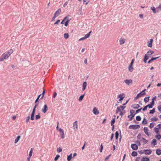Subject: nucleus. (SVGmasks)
Wrapping results in <instances>:
<instances>
[{"mask_svg": "<svg viewBox=\"0 0 161 161\" xmlns=\"http://www.w3.org/2000/svg\"><path fill=\"white\" fill-rule=\"evenodd\" d=\"M155 137L157 139L159 140L161 138V135L160 134H158V135H156L155 136Z\"/></svg>", "mask_w": 161, "mask_h": 161, "instance_id": "37", "label": "nucleus"}, {"mask_svg": "<svg viewBox=\"0 0 161 161\" xmlns=\"http://www.w3.org/2000/svg\"><path fill=\"white\" fill-rule=\"evenodd\" d=\"M20 138V136H17V138L15 139L14 141V143H17L19 140Z\"/></svg>", "mask_w": 161, "mask_h": 161, "instance_id": "24", "label": "nucleus"}, {"mask_svg": "<svg viewBox=\"0 0 161 161\" xmlns=\"http://www.w3.org/2000/svg\"><path fill=\"white\" fill-rule=\"evenodd\" d=\"M35 114L31 113V119L32 120H34V117Z\"/></svg>", "mask_w": 161, "mask_h": 161, "instance_id": "39", "label": "nucleus"}, {"mask_svg": "<svg viewBox=\"0 0 161 161\" xmlns=\"http://www.w3.org/2000/svg\"><path fill=\"white\" fill-rule=\"evenodd\" d=\"M156 10L157 13L161 10V4L159 5V6L156 8Z\"/></svg>", "mask_w": 161, "mask_h": 161, "instance_id": "26", "label": "nucleus"}, {"mask_svg": "<svg viewBox=\"0 0 161 161\" xmlns=\"http://www.w3.org/2000/svg\"><path fill=\"white\" fill-rule=\"evenodd\" d=\"M83 3H85L86 5H87L88 4L89 2V0H83Z\"/></svg>", "mask_w": 161, "mask_h": 161, "instance_id": "48", "label": "nucleus"}, {"mask_svg": "<svg viewBox=\"0 0 161 161\" xmlns=\"http://www.w3.org/2000/svg\"><path fill=\"white\" fill-rule=\"evenodd\" d=\"M147 107L146 105V106H145L143 108H142V109L143 111H145L147 109Z\"/></svg>", "mask_w": 161, "mask_h": 161, "instance_id": "61", "label": "nucleus"}, {"mask_svg": "<svg viewBox=\"0 0 161 161\" xmlns=\"http://www.w3.org/2000/svg\"><path fill=\"white\" fill-rule=\"evenodd\" d=\"M72 154L71 153L69 155L67 156V160L68 161H70L72 158Z\"/></svg>", "mask_w": 161, "mask_h": 161, "instance_id": "27", "label": "nucleus"}, {"mask_svg": "<svg viewBox=\"0 0 161 161\" xmlns=\"http://www.w3.org/2000/svg\"><path fill=\"white\" fill-rule=\"evenodd\" d=\"M62 151V148L60 147L58 148L57 149V152L58 153H59L61 152Z\"/></svg>", "mask_w": 161, "mask_h": 161, "instance_id": "49", "label": "nucleus"}, {"mask_svg": "<svg viewBox=\"0 0 161 161\" xmlns=\"http://www.w3.org/2000/svg\"><path fill=\"white\" fill-rule=\"evenodd\" d=\"M149 57L148 56L147 54H145L144 56V57L143 59V61L145 63H146L147 62V60L148 59Z\"/></svg>", "mask_w": 161, "mask_h": 161, "instance_id": "19", "label": "nucleus"}, {"mask_svg": "<svg viewBox=\"0 0 161 161\" xmlns=\"http://www.w3.org/2000/svg\"><path fill=\"white\" fill-rule=\"evenodd\" d=\"M140 106L138 104H135L131 106V107L134 109H137L140 107Z\"/></svg>", "mask_w": 161, "mask_h": 161, "instance_id": "15", "label": "nucleus"}, {"mask_svg": "<svg viewBox=\"0 0 161 161\" xmlns=\"http://www.w3.org/2000/svg\"><path fill=\"white\" fill-rule=\"evenodd\" d=\"M64 37L65 39H67L69 37V35L68 33H65L64 34Z\"/></svg>", "mask_w": 161, "mask_h": 161, "instance_id": "43", "label": "nucleus"}, {"mask_svg": "<svg viewBox=\"0 0 161 161\" xmlns=\"http://www.w3.org/2000/svg\"><path fill=\"white\" fill-rule=\"evenodd\" d=\"M60 22V20L59 19H58V20H57L56 22H55L54 23V25H56V24H58V23Z\"/></svg>", "mask_w": 161, "mask_h": 161, "instance_id": "63", "label": "nucleus"}, {"mask_svg": "<svg viewBox=\"0 0 161 161\" xmlns=\"http://www.w3.org/2000/svg\"><path fill=\"white\" fill-rule=\"evenodd\" d=\"M73 126L74 127V130H76L78 129L77 122L76 120L73 123Z\"/></svg>", "mask_w": 161, "mask_h": 161, "instance_id": "11", "label": "nucleus"}, {"mask_svg": "<svg viewBox=\"0 0 161 161\" xmlns=\"http://www.w3.org/2000/svg\"><path fill=\"white\" fill-rule=\"evenodd\" d=\"M159 128L157 127H155L154 128L155 131L157 133H158L159 132Z\"/></svg>", "mask_w": 161, "mask_h": 161, "instance_id": "51", "label": "nucleus"}, {"mask_svg": "<svg viewBox=\"0 0 161 161\" xmlns=\"http://www.w3.org/2000/svg\"><path fill=\"white\" fill-rule=\"evenodd\" d=\"M159 58V57H155V58L152 57L151 59V61H153V60H155L156 59H157L158 58Z\"/></svg>", "mask_w": 161, "mask_h": 161, "instance_id": "53", "label": "nucleus"}, {"mask_svg": "<svg viewBox=\"0 0 161 161\" xmlns=\"http://www.w3.org/2000/svg\"><path fill=\"white\" fill-rule=\"evenodd\" d=\"M111 154H110L108 156H107L105 158V161H106L108 160V159L109 158V157L111 156Z\"/></svg>", "mask_w": 161, "mask_h": 161, "instance_id": "52", "label": "nucleus"}, {"mask_svg": "<svg viewBox=\"0 0 161 161\" xmlns=\"http://www.w3.org/2000/svg\"><path fill=\"white\" fill-rule=\"evenodd\" d=\"M118 98H119V101H121L123 99L124 97H123V96L122 95V94H119L118 96Z\"/></svg>", "mask_w": 161, "mask_h": 161, "instance_id": "25", "label": "nucleus"}, {"mask_svg": "<svg viewBox=\"0 0 161 161\" xmlns=\"http://www.w3.org/2000/svg\"><path fill=\"white\" fill-rule=\"evenodd\" d=\"M61 12V8H59L58 9L57 11H56L54 13V15L56 16H58L60 14Z\"/></svg>", "mask_w": 161, "mask_h": 161, "instance_id": "10", "label": "nucleus"}, {"mask_svg": "<svg viewBox=\"0 0 161 161\" xmlns=\"http://www.w3.org/2000/svg\"><path fill=\"white\" fill-rule=\"evenodd\" d=\"M115 122V119L114 118L111 121V125H114V124Z\"/></svg>", "mask_w": 161, "mask_h": 161, "instance_id": "38", "label": "nucleus"}, {"mask_svg": "<svg viewBox=\"0 0 161 161\" xmlns=\"http://www.w3.org/2000/svg\"><path fill=\"white\" fill-rule=\"evenodd\" d=\"M155 112V108H153V109L151 110L149 112L150 114H153Z\"/></svg>", "mask_w": 161, "mask_h": 161, "instance_id": "46", "label": "nucleus"}, {"mask_svg": "<svg viewBox=\"0 0 161 161\" xmlns=\"http://www.w3.org/2000/svg\"><path fill=\"white\" fill-rule=\"evenodd\" d=\"M30 119V117L29 116H28L27 117L26 119V122H28L29 121Z\"/></svg>", "mask_w": 161, "mask_h": 161, "instance_id": "59", "label": "nucleus"}, {"mask_svg": "<svg viewBox=\"0 0 161 161\" xmlns=\"http://www.w3.org/2000/svg\"><path fill=\"white\" fill-rule=\"evenodd\" d=\"M125 108V106H120L119 107H117V109L116 110V113H117L119 112H120L121 109L120 108L122 109V110H123Z\"/></svg>", "mask_w": 161, "mask_h": 161, "instance_id": "7", "label": "nucleus"}, {"mask_svg": "<svg viewBox=\"0 0 161 161\" xmlns=\"http://www.w3.org/2000/svg\"><path fill=\"white\" fill-rule=\"evenodd\" d=\"M140 127V126L139 125H130L129 126L130 129H139Z\"/></svg>", "mask_w": 161, "mask_h": 161, "instance_id": "2", "label": "nucleus"}, {"mask_svg": "<svg viewBox=\"0 0 161 161\" xmlns=\"http://www.w3.org/2000/svg\"><path fill=\"white\" fill-rule=\"evenodd\" d=\"M136 114L135 113L134 114H131V117H130V119H129V121H131L132 119V118L135 116V115Z\"/></svg>", "mask_w": 161, "mask_h": 161, "instance_id": "56", "label": "nucleus"}, {"mask_svg": "<svg viewBox=\"0 0 161 161\" xmlns=\"http://www.w3.org/2000/svg\"><path fill=\"white\" fill-rule=\"evenodd\" d=\"M125 41V39L124 38H121L119 40V44L122 45L123 44Z\"/></svg>", "mask_w": 161, "mask_h": 161, "instance_id": "18", "label": "nucleus"}, {"mask_svg": "<svg viewBox=\"0 0 161 161\" xmlns=\"http://www.w3.org/2000/svg\"><path fill=\"white\" fill-rule=\"evenodd\" d=\"M137 138V139L138 140H140L141 138V134H138Z\"/></svg>", "mask_w": 161, "mask_h": 161, "instance_id": "55", "label": "nucleus"}, {"mask_svg": "<svg viewBox=\"0 0 161 161\" xmlns=\"http://www.w3.org/2000/svg\"><path fill=\"white\" fill-rule=\"evenodd\" d=\"M158 119L156 117H153L151 118V120L152 121H157Z\"/></svg>", "mask_w": 161, "mask_h": 161, "instance_id": "41", "label": "nucleus"}, {"mask_svg": "<svg viewBox=\"0 0 161 161\" xmlns=\"http://www.w3.org/2000/svg\"><path fill=\"white\" fill-rule=\"evenodd\" d=\"M60 155H57L54 158L55 161H57Z\"/></svg>", "mask_w": 161, "mask_h": 161, "instance_id": "47", "label": "nucleus"}, {"mask_svg": "<svg viewBox=\"0 0 161 161\" xmlns=\"http://www.w3.org/2000/svg\"><path fill=\"white\" fill-rule=\"evenodd\" d=\"M147 46L149 47H151L152 46V43L149 42Z\"/></svg>", "mask_w": 161, "mask_h": 161, "instance_id": "62", "label": "nucleus"}, {"mask_svg": "<svg viewBox=\"0 0 161 161\" xmlns=\"http://www.w3.org/2000/svg\"><path fill=\"white\" fill-rule=\"evenodd\" d=\"M86 86H87L86 82V81L84 82L83 83V85H82L83 87L82 88V90L83 91H84V90H85V89H86Z\"/></svg>", "mask_w": 161, "mask_h": 161, "instance_id": "16", "label": "nucleus"}, {"mask_svg": "<svg viewBox=\"0 0 161 161\" xmlns=\"http://www.w3.org/2000/svg\"><path fill=\"white\" fill-rule=\"evenodd\" d=\"M45 91H46L45 90L44 88H43V91L42 93V96L40 98L41 99H42L43 98V97H44V95L45 92Z\"/></svg>", "mask_w": 161, "mask_h": 161, "instance_id": "34", "label": "nucleus"}, {"mask_svg": "<svg viewBox=\"0 0 161 161\" xmlns=\"http://www.w3.org/2000/svg\"><path fill=\"white\" fill-rule=\"evenodd\" d=\"M156 153L158 155H160L161 154V149H157L156 150Z\"/></svg>", "mask_w": 161, "mask_h": 161, "instance_id": "22", "label": "nucleus"}, {"mask_svg": "<svg viewBox=\"0 0 161 161\" xmlns=\"http://www.w3.org/2000/svg\"><path fill=\"white\" fill-rule=\"evenodd\" d=\"M153 106L154 105V101L153 100H152V101L150 103Z\"/></svg>", "mask_w": 161, "mask_h": 161, "instance_id": "60", "label": "nucleus"}, {"mask_svg": "<svg viewBox=\"0 0 161 161\" xmlns=\"http://www.w3.org/2000/svg\"><path fill=\"white\" fill-rule=\"evenodd\" d=\"M157 144V141L155 139H153L151 142V144L153 146H154Z\"/></svg>", "mask_w": 161, "mask_h": 161, "instance_id": "17", "label": "nucleus"}, {"mask_svg": "<svg viewBox=\"0 0 161 161\" xmlns=\"http://www.w3.org/2000/svg\"><path fill=\"white\" fill-rule=\"evenodd\" d=\"M158 110L161 112V105H160L158 106Z\"/></svg>", "mask_w": 161, "mask_h": 161, "instance_id": "64", "label": "nucleus"}, {"mask_svg": "<svg viewBox=\"0 0 161 161\" xmlns=\"http://www.w3.org/2000/svg\"><path fill=\"white\" fill-rule=\"evenodd\" d=\"M133 67L132 66V65H129L128 67L129 71L130 72H132L133 70Z\"/></svg>", "mask_w": 161, "mask_h": 161, "instance_id": "21", "label": "nucleus"}, {"mask_svg": "<svg viewBox=\"0 0 161 161\" xmlns=\"http://www.w3.org/2000/svg\"><path fill=\"white\" fill-rule=\"evenodd\" d=\"M137 152L135 151H133L131 153V155L133 157L136 156L137 155Z\"/></svg>", "mask_w": 161, "mask_h": 161, "instance_id": "29", "label": "nucleus"}, {"mask_svg": "<svg viewBox=\"0 0 161 161\" xmlns=\"http://www.w3.org/2000/svg\"><path fill=\"white\" fill-rule=\"evenodd\" d=\"M59 131L60 133L61 138L63 139L64 138V132L63 129L60 128Z\"/></svg>", "mask_w": 161, "mask_h": 161, "instance_id": "5", "label": "nucleus"}, {"mask_svg": "<svg viewBox=\"0 0 161 161\" xmlns=\"http://www.w3.org/2000/svg\"><path fill=\"white\" fill-rule=\"evenodd\" d=\"M147 120L145 118H144L142 121V124L144 125H145L146 124H147Z\"/></svg>", "mask_w": 161, "mask_h": 161, "instance_id": "30", "label": "nucleus"}, {"mask_svg": "<svg viewBox=\"0 0 161 161\" xmlns=\"http://www.w3.org/2000/svg\"><path fill=\"white\" fill-rule=\"evenodd\" d=\"M9 56V55H8L7 52L5 53L2 55V57L4 58V59H5L8 58Z\"/></svg>", "mask_w": 161, "mask_h": 161, "instance_id": "14", "label": "nucleus"}, {"mask_svg": "<svg viewBox=\"0 0 161 161\" xmlns=\"http://www.w3.org/2000/svg\"><path fill=\"white\" fill-rule=\"evenodd\" d=\"M124 82L127 86H129L130 84H131L132 83L133 81L131 79H125L124 80Z\"/></svg>", "mask_w": 161, "mask_h": 161, "instance_id": "4", "label": "nucleus"}, {"mask_svg": "<svg viewBox=\"0 0 161 161\" xmlns=\"http://www.w3.org/2000/svg\"><path fill=\"white\" fill-rule=\"evenodd\" d=\"M149 158L146 157H143L141 159V161H149Z\"/></svg>", "mask_w": 161, "mask_h": 161, "instance_id": "20", "label": "nucleus"}, {"mask_svg": "<svg viewBox=\"0 0 161 161\" xmlns=\"http://www.w3.org/2000/svg\"><path fill=\"white\" fill-rule=\"evenodd\" d=\"M155 124L153 123H150L149 126V127L150 128H152L153 127V126H154V125H155Z\"/></svg>", "mask_w": 161, "mask_h": 161, "instance_id": "42", "label": "nucleus"}, {"mask_svg": "<svg viewBox=\"0 0 161 161\" xmlns=\"http://www.w3.org/2000/svg\"><path fill=\"white\" fill-rule=\"evenodd\" d=\"M13 52V50H10L9 51H8L7 53L9 55H10Z\"/></svg>", "mask_w": 161, "mask_h": 161, "instance_id": "44", "label": "nucleus"}, {"mask_svg": "<svg viewBox=\"0 0 161 161\" xmlns=\"http://www.w3.org/2000/svg\"><path fill=\"white\" fill-rule=\"evenodd\" d=\"M142 139L143 140V142L144 144H146L148 142V140L146 139L145 138H144L143 137H142Z\"/></svg>", "mask_w": 161, "mask_h": 161, "instance_id": "32", "label": "nucleus"}, {"mask_svg": "<svg viewBox=\"0 0 161 161\" xmlns=\"http://www.w3.org/2000/svg\"><path fill=\"white\" fill-rule=\"evenodd\" d=\"M143 152L146 155H150L151 154L152 151L151 149H144Z\"/></svg>", "mask_w": 161, "mask_h": 161, "instance_id": "6", "label": "nucleus"}, {"mask_svg": "<svg viewBox=\"0 0 161 161\" xmlns=\"http://www.w3.org/2000/svg\"><path fill=\"white\" fill-rule=\"evenodd\" d=\"M119 134L118 131H116L115 133V137L116 139H118L119 137Z\"/></svg>", "mask_w": 161, "mask_h": 161, "instance_id": "35", "label": "nucleus"}, {"mask_svg": "<svg viewBox=\"0 0 161 161\" xmlns=\"http://www.w3.org/2000/svg\"><path fill=\"white\" fill-rule=\"evenodd\" d=\"M149 97H146L144 99V101L145 103H147L149 101Z\"/></svg>", "mask_w": 161, "mask_h": 161, "instance_id": "33", "label": "nucleus"}, {"mask_svg": "<svg viewBox=\"0 0 161 161\" xmlns=\"http://www.w3.org/2000/svg\"><path fill=\"white\" fill-rule=\"evenodd\" d=\"M147 107H148L149 108H153V105H152L150 104H148L147 105Z\"/></svg>", "mask_w": 161, "mask_h": 161, "instance_id": "57", "label": "nucleus"}, {"mask_svg": "<svg viewBox=\"0 0 161 161\" xmlns=\"http://www.w3.org/2000/svg\"><path fill=\"white\" fill-rule=\"evenodd\" d=\"M41 118V116L39 114L38 115H37L36 116V119L37 120Z\"/></svg>", "mask_w": 161, "mask_h": 161, "instance_id": "50", "label": "nucleus"}, {"mask_svg": "<svg viewBox=\"0 0 161 161\" xmlns=\"http://www.w3.org/2000/svg\"><path fill=\"white\" fill-rule=\"evenodd\" d=\"M32 148H31L30 151L29 152V157H30V158H31V157L32 156Z\"/></svg>", "mask_w": 161, "mask_h": 161, "instance_id": "36", "label": "nucleus"}, {"mask_svg": "<svg viewBox=\"0 0 161 161\" xmlns=\"http://www.w3.org/2000/svg\"><path fill=\"white\" fill-rule=\"evenodd\" d=\"M142 109V108H141L140 109H138L136 110V111L135 114H136L137 113L139 112Z\"/></svg>", "mask_w": 161, "mask_h": 161, "instance_id": "54", "label": "nucleus"}, {"mask_svg": "<svg viewBox=\"0 0 161 161\" xmlns=\"http://www.w3.org/2000/svg\"><path fill=\"white\" fill-rule=\"evenodd\" d=\"M93 112L94 114L97 115L99 114V111L96 108H94L93 110Z\"/></svg>", "mask_w": 161, "mask_h": 161, "instance_id": "12", "label": "nucleus"}, {"mask_svg": "<svg viewBox=\"0 0 161 161\" xmlns=\"http://www.w3.org/2000/svg\"><path fill=\"white\" fill-rule=\"evenodd\" d=\"M151 9L153 11V12L155 14L157 13L156 8H155L153 6L151 7Z\"/></svg>", "mask_w": 161, "mask_h": 161, "instance_id": "23", "label": "nucleus"}, {"mask_svg": "<svg viewBox=\"0 0 161 161\" xmlns=\"http://www.w3.org/2000/svg\"><path fill=\"white\" fill-rule=\"evenodd\" d=\"M145 133L148 136H149V134L148 132V128L147 127H145L143 129Z\"/></svg>", "mask_w": 161, "mask_h": 161, "instance_id": "13", "label": "nucleus"}, {"mask_svg": "<svg viewBox=\"0 0 161 161\" xmlns=\"http://www.w3.org/2000/svg\"><path fill=\"white\" fill-rule=\"evenodd\" d=\"M84 95H85V94H83V95H81L80 97L79 98V101H82V100L83 99L84 97Z\"/></svg>", "mask_w": 161, "mask_h": 161, "instance_id": "31", "label": "nucleus"}, {"mask_svg": "<svg viewBox=\"0 0 161 161\" xmlns=\"http://www.w3.org/2000/svg\"><path fill=\"white\" fill-rule=\"evenodd\" d=\"M131 147L132 149L134 150H137L138 148V147L136 144H132L131 145Z\"/></svg>", "mask_w": 161, "mask_h": 161, "instance_id": "9", "label": "nucleus"}, {"mask_svg": "<svg viewBox=\"0 0 161 161\" xmlns=\"http://www.w3.org/2000/svg\"><path fill=\"white\" fill-rule=\"evenodd\" d=\"M103 149V145H102V144H101V146H100V152L101 153L102 152Z\"/></svg>", "mask_w": 161, "mask_h": 161, "instance_id": "58", "label": "nucleus"}, {"mask_svg": "<svg viewBox=\"0 0 161 161\" xmlns=\"http://www.w3.org/2000/svg\"><path fill=\"white\" fill-rule=\"evenodd\" d=\"M146 91V89H145L137 94L136 96L135 97L134 99L135 100H137L139 97H141L142 96L145 95L146 94V92H145Z\"/></svg>", "mask_w": 161, "mask_h": 161, "instance_id": "1", "label": "nucleus"}, {"mask_svg": "<svg viewBox=\"0 0 161 161\" xmlns=\"http://www.w3.org/2000/svg\"><path fill=\"white\" fill-rule=\"evenodd\" d=\"M70 19H68L64 23V25L65 26H67L68 25L69 21H70Z\"/></svg>", "mask_w": 161, "mask_h": 161, "instance_id": "40", "label": "nucleus"}, {"mask_svg": "<svg viewBox=\"0 0 161 161\" xmlns=\"http://www.w3.org/2000/svg\"><path fill=\"white\" fill-rule=\"evenodd\" d=\"M153 53V51L152 50H149L147 52V54L149 56L151 55Z\"/></svg>", "mask_w": 161, "mask_h": 161, "instance_id": "28", "label": "nucleus"}, {"mask_svg": "<svg viewBox=\"0 0 161 161\" xmlns=\"http://www.w3.org/2000/svg\"><path fill=\"white\" fill-rule=\"evenodd\" d=\"M91 33V31H90L88 33L86 34L85 35V36L84 37L80 38L79 40V41L84 40L88 38L89 37V36H90V34Z\"/></svg>", "mask_w": 161, "mask_h": 161, "instance_id": "3", "label": "nucleus"}, {"mask_svg": "<svg viewBox=\"0 0 161 161\" xmlns=\"http://www.w3.org/2000/svg\"><path fill=\"white\" fill-rule=\"evenodd\" d=\"M48 110L47 106L46 104H45L43 107L42 109V112L45 113Z\"/></svg>", "mask_w": 161, "mask_h": 161, "instance_id": "8", "label": "nucleus"}, {"mask_svg": "<svg viewBox=\"0 0 161 161\" xmlns=\"http://www.w3.org/2000/svg\"><path fill=\"white\" fill-rule=\"evenodd\" d=\"M136 119L138 121H140L141 120V118L140 116H137L136 117Z\"/></svg>", "mask_w": 161, "mask_h": 161, "instance_id": "45", "label": "nucleus"}]
</instances>
